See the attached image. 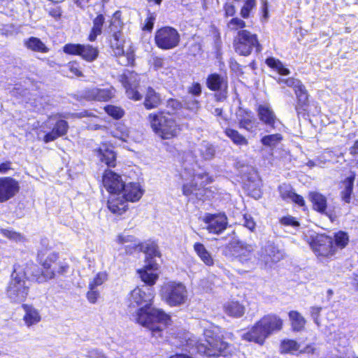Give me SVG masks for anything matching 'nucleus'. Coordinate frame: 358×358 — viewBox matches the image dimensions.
<instances>
[{
	"instance_id": "9b49d317",
	"label": "nucleus",
	"mask_w": 358,
	"mask_h": 358,
	"mask_svg": "<svg viewBox=\"0 0 358 358\" xmlns=\"http://www.w3.org/2000/svg\"><path fill=\"white\" fill-rule=\"evenodd\" d=\"M283 257V252L271 241L262 245L258 252L259 264L264 268H271L273 264L280 262Z\"/></svg>"
},
{
	"instance_id": "f704fd0d",
	"label": "nucleus",
	"mask_w": 358,
	"mask_h": 358,
	"mask_svg": "<svg viewBox=\"0 0 358 358\" xmlns=\"http://www.w3.org/2000/svg\"><path fill=\"white\" fill-rule=\"evenodd\" d=\"M289 317L294 331H300L303 329L306 320L301 313L294 310L290 311L289 313Z\"/></svg>"
},
{
	"instance_id": "7c9ffc66",
	"label": "nucleus",
	"mask_w": 358,
	"mask_h": 358,
	"mask_svg": "<svg viewBox=\"0 0 358 358\" xmlns=\"http://www.w3.org/2000/svg\"><path fill=\"white\" fill-rule=\"evenodd\" d=\"M105 22V17L103 15H98L93 20V26L90 31V33L88 36V40L90 41H94L96 37L101 34L102 33V27Z\"/></svg>"
},
{
	"instance_id": "774afa93",
	"label": "nucleus",
	"mask_w": 358,
	"mask_h": 358,
	"mask_svg": "<svg viewBox=\"0 0 358 358\" xmlns=\"http://www.w3.org/2000/svg\"><path fill=\"white\" fill-rule=\"evenodd\" d=\"M99 295V292L94 290V289H90L87 293V298L90 303H94L96 302Z\"/></svg>"
},
{
	"instance_id": "9d476101",
	"label": "nucleus",
	"mask_w": 358,
	"mask_h": 358,
	"mask_svg": "<svg viewBox=\"0 0 358 358\" xmlns=\"http://www.w3.org/2000/svg\"><path fill=\"white\" fill-rule=\"evenodd\" d=\"M25 273L17 272L15 268L7 288V295L13 302L24 301L29 292V287L26 285Z\"/></svg>"
},
{
	"instance_id": "a18cd8bd",
	"label": "nucleus",
	"mask_w": 358,
	"mask_h": 358,
	"mask_svg": "<svg viewBox=\"0 0 358 358\" xmlns=\"http://www.w3.org/2000/svg\"><path fill=\"white\" fill-rule=\"evenodd\" d=\"M110 47L115 55L121 56L124 55L123 41L120 39V36H117L115 34V37L110 38Z\"/></svg>"
},
{
	"instance_id": "e433bc0d",
	"label": "nucleus",
	"mask_w": 358,
	"mask_h": 358,
	"mask_svg": "<svg viewBox=\"0 0 358 358\" xmlns=\"http://www.w3.org/2000/svg\"><path fill=\"white\" fill-rule=\"evenodd\" d=\"M301 345L292 339H285L282 341L280 346L281 353L295 354L299 352Z\"/></svg>"
},
{
	"instance_id": "cd10ccee",
	"label": "nucleus",
	"mask_w": 358,
	"mask_h": 358,
	"mask_svg": "<svg viewBox=\"0 0 358 358\" xmlns=\"http://www.w3.org/2000/svg\"><path fill=\"white\" fill-rule=\"evenodd\" d=\"M224 313L230 317H241L245 313V307L238 301H229L224 305Z\"/></svg>"
},
{
	"instance_id": "6e6552de",
	"label": "nucleus",
	"mask_w": 358,
	"mask_h": 358,
	"mask_svg": "<svg viewBox=\"0 0 358 358\" xmlns=\"http://www.w3.org/2000/svg\"><path fill=\"white\" fill-rule=\"evenodd\" d=\"M160 294L162 299L169 306H178L186 302L188 292L182 282L169 281L162 286Z\"/></svg>"
},
{
	"instance_id": "20e7f679",
	"label": "nucleus",
	"mask_w": 358,
	"mask_h": 358,
	"mask_svg": "<svg viewBox=\"0 0 358 358\" xmlns=\"http://www.w3.org/2000/svg\"><path fill=\"white\" fill-rule=\"evenodd\" d=\"M228 248L234 252V265L239 273L251 271L259 264L258 257L255 255V245L233 241L228 245Z\"/></svg>"
},
{
	"instance_id": "4be33fe9",
	"label": "nucleus",
	"mask_w": 358,
	"mask_h": 358,
	"mask_svg": "<svg viewBox=\"0 0 358 358\" xmlns=\"http://www.w3.org/2000/svg\"><path fill=\"white\" fill-rule=\"evenodd\" d=\"M268 336L274 332L280 331L282 329L283 321L276 315H267L261 320Z\"/></svg>"
},
{
	"instance_id": "1a4fd4ad",
	"label": "nucleus",
	"mask_w": 358,
	"mask_h": 358,
	"mask_svg": "<svg viewBox=\"0 0 358 358\" xmlns=\"http://www.w3.org/2000/svg\"><path fill=\"white\" fill-rule=\"evenodd\" d=\"M233 45L236 52L243 56L250 55L254 49L258 53L262 50L257 35L246 29L238 31Z\"/></svg>"
},
{
	"instance_id": "6e6d98bb",
	"label": "nucleus",
	"mask_w": 358,
	"mask_h": 358,
	"mask_svg": "<svg viewBox=\"0 0 358 358\" xmlns=\"http://www.w3.org/2000/svg\"><path fill=\"white\" fill-rule=\"evenodd\" d=\"M81 44L69 43L66 44L63 50L65 53L73 55H80Z\"/></svg>"
},
{
	"instance_id": "0eeeda50",
	"label": "nucleus",
	"mask_w": 358,
	"mask_h": 358,
	"mask_svg": "<svg viewBox=\"0 0 358 358\" xmlns=\"http://www.w3.org/2000/svg\"><path fill=\"white\" fill-rule=\"evenodd\" d=\"M150 125L155 133L163 139H171L178 136L181 128L176 120L163 113L150 114Z\"/></svg>"
},
{
	"instance_id": "393cba45",
	"label": "nucleus",
	"mask_w": 358,
	"mask_h": 358,
	"mask_svg": "<svg viewBox=\"0 0 358 358\" xmlns=\"http://www.w3.org/2000/svg\"><path fill=\"white\" fill-rule=\"evenodd\" d=\"M22 308L24 311L23 320L27 327L35 325L41 320V315L38 310L32 305L23 304Z\"/></svg>"
},
{
	"instance_id": "a19ab883",
	"label": "nucleus",
	"mask_w": 358,
	"mask_h": 358,
	"mask_svg": "<svg viewBox=\"0 0 358 358\" xmlns=\"http://www.w3.org/2000/svg\"><path fill=\"white\" fill-rule=\"evenodd\" d=\"M355 175L348 177L343 182V190L341 192L343 200L346 203H350V196L353 189Z\"/></svg>"
},
{
	"instance_id": "49530a36",
	"label": "nucleus",
	"mask_w": 358,
	"mask_h": 358,
	"mask_svg": "<svg viewBox=\"0 0 358 358\" xmlns=\"http://www.w3.org/2000/svg\"><path fill=\"white\" fill-rule=\"evenodd\" d=\"M333 240L334 245L336 246V250L337 248H345L349 241L348 234L343 231H338V233H336Z\"/></svg>"
},
{
	"instance_id": "69168bd1",
	"label": "nucleus",
	"mask_w": 358,
	"mask_h": 358,
	"mask_svg": "<svg viewBox=\"0 0 358 358\" xmlns=\"http://www.w3.org/2000/svg\"><path fill=\"white\" fill-rule=\"evenodd\" d=\"M188 92L195 96L201 94V86L199 83H195L188 88Z\"/></svg>"
},
{
	"instance_id": "412c9836",
	"label": "nucleus",
	"mask_w": 358,
	"mask_h": 358,
	"mask_svg": "<svg viewBox=\"0 0 358 358\" xmlns=\"http://www.w3.org/2000/svg\"><path fill=\"white\" fill-rule=\"evenodd\" d=\"M268 336L260 320L255 323L248 332L242 336L243 339L248 341H253L259 344H263L265 339Z\"/></svg>"
},
{
	"instance_id": "bf43d9fd",
	"label": "nucleus",
	"mask_w": 358,
	"mask_h": 358,
	"mask_svg": "<svg viewBox=\"0 0 358 358\" xmlns=\"http://www.w3.org/2000/svg\"><path fill=\"white\" fill-rule=\"evenodd\" d=\"M86 357L87 358H108L102 350L96 348L88 350Z\"/></svg>"
},
{
	"instance_id": "72a5a7b5",
	"label": "nucleus",
	"mask_w": 358,
	"mask_h": 358,
	"mask_svg": "<svg viewBox=\"0 0 358 358\" xmlns=\"http://www.w3.org/2000/svg\"><path fill=\"white\" fill-rule=\"evenodd\" d=\"M117 241L120 244L124 245L127 252H131L133 249L136 248L140 245L134 236L124 234L119 235Z\"/></svg>"
},
{
	"instance_id": "603ef678",
	"label": "nucleus",
	"mask_w": 358,
	"mask_h": 358,
	"mask_svg": "<svg viewBox=\"0 0 358 358\" xmlns=\"http://www.w3.org/2000/svg\"><path fill=\"white\" fill-rule=\"evenodd\" d=\"M108 278L106 272H99L89 283V289H95L96 287L101 285Z\"/></svg>"
},
{
	"instance_id": "09e8293b",
	"label": "nucleus",
	"mask_w": 358,
	"mask_h": 358,
	"mask_svg": "<svg viewBox=\"0 0 358 358\" xmlns=\"http://www.w3.org/2000/svg\"><path fill=\"white\" fill-rule=\"evenodd\" d=\"M279 192L282 199L285 201H291L294 198L293 195L295 194L292 190V187L288 184L280 185Z\"/></svg>"
},
{
	"instance_id": "de8ad7c7",
	"label": "nucleus",
	"mask_w": 358,
	"mask_h": 358,
	"mask_svg": "<svg viewBox=\"0 0 358 358\" xmlns=\"http://www.w3.org/2000/svg\"><path fill=\"white\" fill-rule=\"evenodd\" d=\"M246 27V23L238 17L231 19L227 23L228 29L231 31H239Z\"/></svg>"
},
{
	"instance_id": "f03ea898",
	"label": "nucleus",
	"mask_w": 358,
	"mask_h": 358,
	"mask_svg": "<svg viewBox=\"0 0 358 358\" xmlns=\"http://www.w3.org/2000/svg\"><path fill=\"white\" fill-rule=\"evenodd\" d=\"M204 340H198L196 337L189 338L184 345V350L189 354L176 353L169 358H194L196 352L209 357L220 356L229 348L228 343L223 341V334L220 329L212 326L203 331Z\"/></svg>"
},
{
	"instance_id": "680f3d73",
	"label": "nucleus",
	"mask_w": 358,
	"mask_h": 358,
	"mask_svg": "<svg viewBox=\"0 0 358 358\" xmlns=\"http://www.w3.org/2000/svg\"><path fill=\"white\" fill-rule=\"evenodd\" d=\"M68 71L73 75L76 76H82V72L79 69V66L77 63L71 62L69 63L66 66Z\"/></svg>"
},
{
	"instance_id": "a211bd4d",
	"label": "nucleus",
	"mask_w": 358,
	"mask_h": 358,
	"mask_svg": "<svg viewBox=\"0 0 358 358\" xmlns=\"http://www.w3.org/2000/svg\"><path fill=\"white\" fill-rule=\"evenodd\" d=\"M43 269L40 270L37 266L32 265L29 269H27L26 273H29L31 270V275L33 280H35L39 283L46 282L55 277V273L50 269V264L47 261L41 262Z\"/></svg>"
},
{
	"instance_id": "0e129e2a",
	"label": "nucleus",
	"mask_w": 358,
	"mask_h": 358,
	"mask_svg": "<svg viewBox=\"0 0 358 358\" xmlns=\"http://www.w3.org/2000/svg\"><path fill=\"white\" fill-rule=\"evenodd\" d=\"M155 20V16L152 13H149L145 20V24L143 26V29L150 31L153 28Z\"/></svg>"
},
{
	"instance_id": "13d9d810",
	"label": "nucleus",
	"mask_w": 358,
	"mask_h": 358,
	"mask_svg": "<svg viewBox=\"0 0 358 358\" xmlns=\"http://www.w3.org/2000/svg\"><path fill=\"white\" fill-rule=\"evenodd\" d=\"M281 224L285 226H291L296 227L299 226V223L295 220L294 217L287 215L282 217L280 220Z\"/></svg>"
},
{
	"instance_id": "473e14b6",
	"label": "nucleus",
	"mask_w": 358,
	"mask_h": 358,
	"mask_svg": "<svg viewBox=\"0 0 358 358\" xmlns=\"http://www.w3.org/2000/svg\"><path fill=\"white\" fill-rule=\"evenodd\" d=\"M24 44L28 49L34 52L46 53L49 50L46 45L36 37H30L24 40Z\"/></svg>"
},
{
	"instance_id": "a878e982",
	"label": "nucleus",
	"mask_w": 358,
	"mask_h": 358,
	"mask_svg": "<svg viewBox=\"0 0 358 358\" xmlns=\"http://www.w3.org/2000/svg\"><path fill=\"white\" fill-rule=\"evenodd\" d=\"M259 120L265 124L274 127L278 120L272 109L266 105H259L257 109Z\"/></svg>"
},
{
	"instance_id": "aec40b11",
	"label": "nucleus",
	"mask_w": 358,
	"mask_h": 358,
	"mask_svg": "<svg viewBox=\"0 0 358 358\" xmlns=\"http://www.w3.org/2000/svg\"><path fill=\"white\" fill-rule=\"evenodd\" d=\"M143 194V190L138 183L129 182L127 185L123 184L120 199L125 201V205L127 206V201L134 202L138 201L142 197Z\"/></svg>"
},
{
	"instance_id": "dca6fc26",
	"label": "nucleus",
	"mask_w": 358,
	"mask_h": 358,
	"mask_svg": "<svg viewBox=\"0 0 358 358\" xmlns=\"http://www.w3.org/2000/svg\"><path fill=\"white\" fill-rule=\"evenodd\" d=\"M122 82L129 99L135 101L141 99L142 95L137 90L139 83V76L137 73L128 71L122 76Z\"/></svg>"
},
{
	"instance_id": "c03bdc74",
	"label": "nucleus",
	"mask_w": 358,
	"mask_h": 358,
	"mask_svg": "<svg viewBox=\"0 0 358 358\" xmlns=\"http://www.w3.org/2000/svg\"><path fill=\"white\" fill-rule=\"evenodd\" d=\"M282 140V136L280 134H275L264 136L261 138V143L268 147H275Z\"/></svg>"
},
{
	"instance_id": "4c0bfd02",
	"label": "nucleus",
	"mask_w": 358,
	"mask_h": 358,
	"mask_svg": "<svg viewBox=\"0 0 358 358\" xmlns=\"http://www.w3.org/2000/svg\"><path fill=\"white\" fill-rule=\"evenodd\" d=\"M201 157L205 160H210L213 158L215 153V148L208 142L203 141L198 148Z\"/></svg>"
},
{
	"instance_id": "423d86ee",
	"label": "nucleus",
	"mask_w": 358,
	"mask_h": 358,
	"mask_svg": "<svg viewBox=\"0 0 358 358\" xmlns=\"http://www.w3.org/2000/svg\"><path fill=\"white\" fill-rule=\"evenodd\" d=\"M140 250L146 255L144 268L138 271L141 280L148 285H153L158 278V264L154 260L160 256L157 245L154 242L139 245Z\"/></svg>"
},
{
	"instance_id": "5fc2aeb1",
	"label": "nucleus",
	"mask_w": 358,
	"mask_h": 358,
	"mask_svg": "<svg viewBox=\"0 0 358 358\" xmlns=\"http://www.w3.org/2000/svg\"><path fill=\"white\" fill-rule=\"evenodd\" d=\"M294 92L297 97L299 103L306 105L308 102V95L304 85L303 84L301 85V87L298 90H296Z\"/></svg>"
},
{
	"instance_id": "ddd939ff",
	"label": "nucleus",
	"mask_w": 358,
	"mask_h": 358,
	"mask_svg": "<svg viewBox=\"0 0 358 358\" xmlns=\"http://www.w3.org/2000/svg\"><path fill=\"white\" fill-rule=\"evenodd\" d=\"M310 247L318 256L329 257L336 251L333 238L324 234H317L313 238Z\"/></svg>"
},
{
	"instance_id": "8fccbe9b",
	"label": "nucleus",
	"mask_w": 358,
	"mask_h": 358,
	"mask_svg": "<svg viewBox=\"0 0 358 358\" xmlns=\"http://www.w3.org/2000/svg\"><path fill=\"white\" fill-rule=\"evenodd\" d=\"M106 113L115 119H120L124 115V110L120 107L108 105L104 107Z\"/></svg>"
},
{
	"instance_id": "79ce46f5",
	"label": "nucleus",
	"mask_w": 358,
	"mask_h": 358,
	"mask_svg": "<svg viewBox=\"0 0 358 358\" xmlns=\"http://www.w3.org/2000/svg\"><path fill=\"white\" fill-rule=\"evenodd\" d=\"M112 135L122 141L127 142L129 139V131L128 128L122 124L118 123L115 128L112 131Z\"/></svg>"
},
{
	"instance_id": "2eb2a0df",
	"label": "nucleus",
	"mask_w": 358,
	"mask_h": 358,
	"mask_svg": "<svg viewBox=\"0 0 358 358\" xmlns=\"http://www.w3.org/2000/svg\"><path fill=\"white\" fill-rule=\"evenodd\" d=\"M203 221L206 224L205 227L210 233L218 234L222 232L228 224L227 217L224 214L208 213L203 217Z\"/></svg>"
},
{
	"instance_id": "c85d7f7f",
	"label": "nucleus",
	"mask_w": 358,
	"mask_h": 358,
	"mask_svg": "<svg viewBox=\"0 0 358 358\" xmlns=\"http://www.w3.org/2000/svg\"><path fill=\"white\" fill-rule=\"evenodd\" d=\"M194 250L200 259L208 266L214 265V259L206 247L200 243L194 244Z\"/></svg>"
},
{
	"instance_id": "338daca9",
	"label": "nucleus",
	"mask_w": 358,
	"mask_h": 358,
	"mask_svg": "<svg viewBox=\"0 0 358 358\" xmlns=\"http://www.w3.org/2000/svg\"><path fill=\"white\" fill-rule=\"evenodd\" d=\"M167 107L171 108L173 110H179L182 108V103L178 100L170 99L167 101Z\"/></svg>"
},
{
	"instance_id": "864d4df0",
	"label": "nucleus",
	"mask_w": 358,
	"mask_h": 358,
	"mask_svg": "<svg viewBox=\"0 0 358 358\" xmlns=\"http://www.w3.org/2000/svg\"><path fill=\"white\" fill-rule=\"evenodd\" d=\"M255 0H247L241 10V15L243 18L247 19L250 17L251 10L255 7Z\"/></svg>"
},
{
	"instance_id": "58836bf2",
	"label": "nucleus",
	"mask_w": 358,
	"mask_h": 358,
	"mask_svg": "<svg viewBox=\"0 0 358 358\" xmlns=\"http://www.w3.org/2000/svg\"><path fill=\"white\" fill-rule=\"evenodd\" d=\"M224 134L237 145H247L248 144V141L246 138L237 130L227 128L224 131Z\"/></svg>"
},
{
	"instance_id": "c9c22d12",
	"label": "nucleus",
	"mask_w": 358,
	"mask_h": 358,
	"mask_svg": "<svg viewBox=\"0 0 358 358\" xmlns=\"http://www.w3.org/2000/svg\"><path fill=\"white\" fill-rule=\"evenodd\" d=\"M80 52L79 56L87 62L94 61L99 55L98 49L88 44H81Z\"/></svg>"
},
{
	"instance_id": "f8f14e48",
	"label": "nucleus",
	"mask_w": 358,
	"mask_h": 358,
	"mask_svg": "<svg viewBox=\"0 0 358 358\" xmlns=\"http://www.w3.org/2000/svg\"><path fill=\"white\" fill-rule=\"evenodd\" d=\"M180 36L178 31L171 27H164L156 31L155 41L157 47L169 50L178 45Z\"/></svg>"
},
{
	"instance_id": "5701e85b",
	"label": "nucleus",
	"mask_w": 358,
	"mask_h": 358,
	"mask_svg": "<svg viewBox=\"0 0 358 358\" xmlns=\"http://www.w3.org/2000/svg\"><path fill=\"white\" fill-rule=\"evenodd\" d=\"M237 120L240 128L252 131L256 127V120L250 111L240 109L237 113Z\"/></svg>"
},
{
	"instance_id": "c756f323",
	"label": "nucleus",
	"mask_w": 358,
	"mask_h": 358,
	"mask_svg": "<svg viewBox=\"0 0 358 358\" xmlns=\"http://www.w3.org/2000/svg\"><path fill=\"white\" fill-rule=\"evenodd\" d=\"M309 198L315 210L320 213H325L327 208V199L324 196L318 192H310Z\"/></svg>"
},
{
	"instance_id": "3c124183",
	"label": "nucleus",
	"mask_w": 358,
	"mask_h": 358,
	"mask_svg": "<svg viewBox=\"0 0 358 358\" xmlns=\"http://www.w3.org/2000/svg\"><path fill=\"white\" fill-rule=\"evenodd\" d=\"M0 233L5 237L15 242H22L24 240L22 234L12 230L1 229H0Z\"/></svg>"
},
{
	"instance_id": "e2e57ef3",
	"label": "nucleus",
	"mask_w": 358,
	"mask_h": 358,
	"mask_svg": "<svg viewBox=\"0 0 358 358\" xmlns=\"http://www.w3.org/2000/svg\"><path fill=\"white\" fill-rule=\"evenodd\" d=\"M41 244L43 248L38 251V257L40 262H42L43 257L45 255V251L50 249V246L49 244V241L47 238L42 239L41 241Z\"/></svg>"
},
{
	"instance_id": "39448f33",
	"label": "nucleus",
	"mask_w": 358,
	"mask_h": 358,
	"mask_svg": "<svg viewBox=\"0 0 358 358\" xmlns=\"http://www.w3.org/2000/svg\"><path fill=\"white\" fill-rule=\"evenodd\" d=\"M103 185L110 194L108 201V208L114 214L121 215L127 210L125 201L120 199L123 187L121 177L111 171H106L103 176Z\"/></svg>"
},
{
	"instance_id": "7ed1b4c3",
	"label": "nucleus",
	"mask_w": 358,
	"mask_h": 358,
	"mask_svg": "<svg viewBox=\"0 0 358 358\" xmlns=\"http://www.w3.org/2000/svg\"><path fill=\"white\" fill-rule=\"evenodd\" d=\"M196 164L190 165L185 163L179 177L182 185V194L185 196L195 195L198 196V192L205 185L211 182L210 177L202 171L195 170Z\"/></svg>"
},
{
	"instance_id": "052dcab7",
	"label": "nucleus",
	"mask_w": 358,
	"mask_h": 358,
	"mask_svg": "<svg viewBox=\"0 0 358 358\" xmlns=\"http://www.w3.org/2000/svg\"><path fill=\"white\" fill-rule=\"evenodd\" d=\"M322 310L321 307H311L310 308V315L312 318L313 319L315 323L320 327V321L319 320V317L320 315V312Z\"/></svg>"
},
{
	"instance_id": "2f4dec72",
	"label": "nucleus",
	"mask_w": 358,
	"mask_h": 358,
	"mask_svg": "<svg viewBox=\"0 0 358 358\" xmlns=\"http://www.w3.org/2000/svg\"><path fill=\"white\" fill-rule=\"evenodd\" d=\"M161 102L159 95L152 88L148 87L145 96L144 106L147 109H152L157 107Z\"/></svg>"
},
{
	"instance_id": "37998d69",
	"label": "nucleus",
	"mask_w": 358,
	"mask_h": 358,
	"mask_svg": "<svg viewBox=\"0 0 358 358\" xmlns=\"http://www.w3.org/2000/svg\"><path fill=\"white\" fill-rule=\"evenodd\" d=\"M182 106L185 109L194 113H197L201 108L199 101L195 98L189 96H187L183 98Z\"/></svg>"
},
{
	"instance_id": "f257e3e1",
	"label": "nucleus",
	"mask_w": 358,
	"mask_h": 358,
	"mask_svg": "<svg viewBox=\"0 0 358 358\" xmlns=\"http://www.w3.org/2000/svg\"><path fill=\"white\" fill-rule=\"evenodd\" d=\"M154 297L152 288L137 287L129 294L128 306L130 308L140 307L135 315L136 321L148 329L152 336L157 338L162 337V332L169 324L170 317L162 310L150 308Z\"/></svg>"
},
{
	"instance_id": "6ab92c4d",
	"label": "nucleus",
	"mask_w": 358,
	"mask_h": 358,
	"mask_svg": "<svg viewBox=\"0 0 358 358\" xmlns=\"http://www.w3.org/2000/svg\"><path fill=\"white\" fill-rule=\"evenodd\" d=\"M115 95V90L113 87L107 88L93 87L87 89L84 92V97L88 100L98 101H107Z\"/></svg>"
},
{
	"instance_id": "f3484780",
	"label": "nucleus",
	"mask_w": 358,
	"mask_h": 358,
	"mask_svg": "<svg viewBox=\"0 0 358 358\" xmlns=\"http://www.w3.org/2000/svg\"><path fill=\"white\" fill-rule=\"evenodd\" d=\"M20 189L18 182L11 177H0V203L13 198Z\"/></svg>"
},
{
	"instance_id": "bb28decb",
	"label": "nucleus",
	"mask_w": 358,
	"mask_h": 358,
	"mask_svg": "<svg viewBox=\"0 0 358 358\" xmlns=\"http://www.w3.org/2000/svg\"><path fill=\"white\" fill-rule=\"evenodd\" d=\"M206 85L213 91L222 90L227 89V82L223 76L217 73H212L207 78Z\"/></svg>"
},
{
	"instance_id": "4468645a",
	"label": "nucleus",
	"mask_w": 358,
	"mask_h": 358,
	"mask_svg": "<svg viewBox=\"0 0 358 358\" xmlns=\"http://www.w3.org/2000/svg\"><path fill=\"white\" fill-rule=\"evenodd\" d=\"M61 117H65V116H63L61 114L53 115L48 117L47 122L43 123L44 124H46L52 120H55V123L52 130L48 132L43 137V141L45 143H47L54 141L59 137H62L66 134L69 129V124L66 120L61 119Z\"/></svg>"
},
{
	"instance_id": "4d7b16f0",
	"label": "nucleus",
	"mask_w": 358,
	"mask_h": 358,
	"mask_svg": "<svg viewBox=\"0 0 358 358\" xmlns=\"http://www.w3.org/2000/svg\"><path fill=\"white\" fill-rule=\"evenodd\" d=\"M120 29H121V26H120V21L114 20L110 22V24L108 28V34L111 36V38L115 37V34L117 36H121Z\"/></svg>"
},
{
	"instance_id": "ea45409f",
	"label": "nucleus",
	"mask_w": 358,
	"mask_h": 358,
	"mask_svg": "<svg viewBox=\"0 0 358 358\" xmlns=\"http://www.w3.org/2000/svg\"><path fill=\"white\" fill-rule=\"evenodd\" d=\"M266 64L271 69L278 71L280 75L286 76L290 73L289 70L278 59L268 57L266 59Z\"/></svg>"
},
{
	"instance_id": "b1692460",
	"label": "nucleus",
	"mask_w": 358,
	"mask_h": 358,
	"mask_svg": "<svg viewBox=\"0 0 358 358\" xmlns=\"http://www.w3.org/2000/svg\"><path fill=\"white\" fill-rule=\"evenodd\" d=\"M97 156L100 161L108 166L114 167L115 166L116 156L110 145L106 144L101 145L97 150Z\"/></svg>"
}]
</instances>
